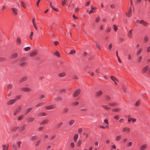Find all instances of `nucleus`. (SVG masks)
Wrapping results in <instances>:
<instances>
[{
  "label": "nucleus",
  "mask_w": 150,
  "mask_h": 150,
  "mask_svg": "<svg viewBox=\"0 0 150 150\" xmlns=\"http://www.w3.org/2000/svg\"><path fill=\"white\" fill-rule=\"evenodd\" d=\"M102 124L103 125L99 126L100 128L103 129H106L109 128V123L108 120L106 119L104 120Z\"/></svg>",
  "instance_id": "f257e3e1"
},
{
  "label": "nucleus",
  "mask_w": 150,
  "mask_h": 150,
  "mask_svg": "<svg viewBox=\"0 0 150 150\" xmlns=\"http://www.w3.org/2000/svg\"><path fill=\"white\" fill-rule=\"evenodd\" d=\"M136 23L141 24L143 25L146 26H147L149 24V23L147 22L142 20H140L139 19H137L136 21Z\"/></svg>",
  "instance_id": "f03ea898"
},
{
  "label": "nucleus",
  "mask_w": 150,
  "mask_h": 150,
  "mask_svg": "<svg viewBox=\"0 0 150 150\" xmlns=\"http://www.w3.org/2000/svg\"><path fill=\"white\" fill-rule=\"evenodd\" d=\"M81 91V89L78 88L75 91L73 94V96L74 97L78 96L80 94Z\"/></svg>",
  "instance_id": "7ed1b4c3"
},
{
  "label": "nucleus",
  "mask_w": 150,
  "mask_h": 150,
  "mask_svg": "<svg viewBox=\"0 0 150 150\" xmlns=\"http://www.w3.org/2000/svg\"><path fill=\"white\" fill-rule=\"evenodd\" d=\"M67 75V73L65 71H62L59 72L58 74V76L59 77L62 78L66 76Z\"/></svg>",
  "instance_id": "20e7f679"
},
{
  "label": "nucleus",
  "mask_w": 150,
  "mask_h": 150,
  "mask_svg": "<svg viewBox=\"0 0 150 150\" xmlns=\"http://www.w3.org/2000/svg\"><path fill=\"white\" fill-rule=\"evenodd\" d=\"M16 99H13L9 100L7 102V104L8 105H12L14 104L16 102Z\"/></svg>",
  "instance_id": "39448f33"
},
{
  "label": "nucleus",
  "mask_w": 150,
  "mask_h": 150,
  "mask_svg": "<svg viewBox=\"0 0 150 150\" xmlns=\"http://www.w3.org/2000/svg\"><path fill=\"white\" fill-rule=\"evenodd\" d=\"M22 91L24 92H29L31 91V88L27 87H23L21 88Z\"/></svg>",
  "instance_id": "423d86ee"
},
{
  "label": "nucleus",
  "mask_w": 150,
  "mask_h": 150,
  "mask_svg": "<svg viewBox=\"0 0 150 150\" xmlns=\"http://www.w3.org/2000/svg\"><path fill=\"white\" fill-rule=\"evenodd\" d=\"M13 14L14 15L16 16L17 15L18 13V9L15 8H11Z\"/></svg>",
  "instance_id": "0eeeda50"
},
{
  "label": "nucleus",
  "mask_w": 150,
  "mask_h": 150,
  "mask_svg": "<svg viewBox=\"0 0 150 150\" xmlns=\"http://www.w3.org/2000/svg\"><path fill=\"white\" fill-rule=\"evenodd\" d=\"M21 106H19L14 111V114L15 115H17L18 113L19 112L21 111Z\"/></svg>",
  "instance_id": "6e6552de"
},
{
  "label": "nucleus",
  "mask_w": 150,
  "mask_h": 150,
  "mask_svg": "<svg viewBox=\"0 0 150 150\" xmlns=\"http://www.w3.org/2000/svg\"><path fill=\"white\" fill-rule=\"evenodd\" d=\"M38 52V51L37 50H34L32 51L30 54V55L32 57L36 56Z\"/></svg>",
  "instance_id": "1a4fd4ad"
},
{
  "label": "nucleus",
  "mask_w": 150,
  "mask_h": 150,
  "mask_svg": "<svg viewBox=\"0 0 150 150\" xmlns=\"http://www.w3.org/2000/svg\"><path fill=\"white\" fill-rule=\"evenodd\" d=\"M35 118L33 117H28L27 119V122H31L33 121Z\"/></svg>",
  "instance_id": "9d476101"
},
{
  "label": "nucleus",
  "mask_w": 150,
  "mask_h": 150,
  "mask_svg": "<svg viewBox=\"0 0 150 150\" xmlns=\"http://www.w3.org/2000/svg\"><path fill=\"white\" fill-rule=\"evenodd\" d=\"M132 9L130 7L128 10V12L126 13V15L127 16L129 17L132 15Z\"/></svg>",
  "instance_id": "9b49d317"
},
{
  "label": "nucleus",
  "mask_w": 150,
  "mask_h": 150,
  "mask_svg": "<svg viewBox=\"0 0 150 150\" xmlns=\"http://www.w3.org/2000/svg\"><path fill=\"white\" fill-rule=\"evenodd\" d=\"M149 69V66L146 65L142 68V71L144 73H145Z\"/></svg>",
  "instance_id": "f8f14e48"
},
{
  "label": "nucleus",
  "mask_w": 150,
  "mask_h": 150,
  "mask_svg": "<svg viewBox=\"0 0 150 150\" xmlns=\"http://www.w3.org/2000/svg\"><path fill=\"white\" fill-rule=\"evenodd\" d=\"M55 107V106L54 105H52L46 106L45 108L47 110H50L53 109Z\"/></svg>",
  "instance_id": "ddd939ff"
},
{
  "label": "nucleus",
  "mask_w": 150,
  "mask_h": 150,
  "mask_svg": "<svg viewBox=\"0 0 150 150\" xmlns=\"http://www.w3.org/2000/svg\"><path fill=\"white\" fill-rule=\"evenodd\" d=\"M143 51V48H140L137 50L136 55L137 56L139 55Z\"/></svg>",
  "instance_id": "4468645a"
},
{
  "label": "nucleus",
  "mask_w": 150,
  "mask_h": 150,
  "mask_svg": "<svg viewBox=\"0 0 150 150\" xmlns=\"http://www.w3.org/2000/svg\"><path fill=\"white\" fill-rule=\"evenodd\" d=\"M16 42L18 45H20L21 43V38L20 37H17L16 40Z\"/></svg>",
  "instance_id": "2eb2a0df"
},
{
  "label": "nucleus",
  "mask_w": 150,
  "mask_h": 150,
  "mask_svg": "<svg viewBox=\"0 0 150 150\" xmlns=\"http://www.w3.org/2000/svg\"><path fill=\"white\" fill-rule=\"evenodd\" d=\"M79 137V134H75L73 138L74 142H76Z\"/></svg>",
  "instance_id": "dca6fc26"
},
{
  "label": "nucleus",
  "mask_w": 150,
  "mask_h": 150,
  "mask_svg": "<svg viewBox=\"0 0 150 150\" xmlns=\"http://www.w3.org/2000/svg\"><path fill=\"white\" fill-rule=\"evenodd\" d=\"M148 146V145L146 144H144L142 145L140 147V149L144 150L146 149Z\"/></svg>",
  "instance_id": "f3484780"
},
{
  "label": "nucleus",
  "mask_w": 150,
  "mask_h": 150,
  "mask_svg": "<svg viewBox=\"0 0 150 150\" xmlns=\"http://www.w3.org/2000/svg\"><path fill=\"white\" fill-rule=\"evenodd\" d=\"M130 131V128L128 127H125L123 128V131L125 132L129 133Z\"/></svg>",
  "instance_id": "a211bd4d"
},
{
  "label": "nucleus",
  "mask_w": 150,
  "mask_h": 150,
  "mask_svg": "<svg viewBox=\"0 0 150 150\" xmlns=\"http://www.w3.org/2000/svg\"><path fill=\"white\" fill-rule=\"evenodd\" d=\"M102 93L103 92L101 91H97L96 92V95L97 97L99 96L102 95Z\"/></svg>",
  "instance_id": "6ab92c4d"
},
{
  "label": "nucleus",
  "mask_w": 150,
  "mask_h": 150,
  "mask_svg": "<svg viewBox=\"0 0 150 150\" xmlns=\"http://www.w3.org/2000/svg\"><path fill=\"white\" fill-rule=\"evenodd\" d=\"M33 109L32 107H30L26 109L25 112V114L26 115L30 111Z\"/></svg>",
  "instance_id": "aec40b11"
},
{
  "label": "nucleus",
  "mask_w": 150,
  "mask_h": 150,
  "mask_svg": "<svg viewBox=\"0 0 150 150\" xmlns=\"http://www.w3.org/2000/svg\"><path fill=\"white\" fill-rule=\"evenodd\" d=\"M53 55L57 56L58 57H60V53L58 51H56L55 52H54L53 53Z\"/></svg>",
  "instance_id": "412c9836"
},
{
  "label": "nucleus",
  "mask_w": 150,
  "mask_h": 150,
  "mask_svg": "<svg viewBox=\"0 0 150 150\" xmlns=\"http://www.w3.org/2000/svg\"><path fill=\"white\" fill-rule=\"evenodd\" d=\"M113 82H114V84L115 85H117L119 82L118 80L115 77L113 76Z\"/></svg>",
  "instance_id": "4be33fe9"
},
{
  "label": "nucleus",
  "mask_w": 150,
  "mask_h": 150,
  "mask_svg": "<svg viewBox=\"0 0 150 150\" xmlns=\"http://www.w3.org/2000/svg\"><path fill=\"white\" fill-rule=\"evenodd\" d=\"M132 30L133 29H132L129 30L127 34L128 37L130 38H132Z\"/></svg>",
  "instance_id": "5701e85b"
},
{
  "label": "nucleus",
  "mask_w": 150,
  "mask_h": 150,
  "mask_svg": "<svg viewBox=\"0 0 150 150\" xmlns=\"http://www.w3.org/2000/svg\"><path fill=\"white\" fill-rule=\"evenodd\" d=\"M142 56H139L137 58V62L139 63H140L142 62Z\"/></svg>",
  "instance_id": "b1692460"
},
{
  "label": "nucleus",
  "mask_w": 150,
  "mask_h": 150,
  "mask_svg": "<svg viewBox=\"0 0 150 150\" xmlns=\"http://www.w3.org/2000/svg\"><path fill=\"white\" fill-rule=\"evenodd\" d=\"M49 122V120H45L42 121L40 123V125H42L44 124H47Z\"/></svg>",
  "instance_id": "393cba45"
},
{
  "label": "nucleus",
  "mask_w": 150,
  "mask_h": 150,
  "mask_svg": "<svg viewBox=\"0 0 150 150\" xmlns=\"http://www.w3.org/2000/svg\"><path fill=\"white\" fill-rule=\"evenodd\" d=\"M8 145H3L2 146V150H8Z\"/></svg>",
  "instance_id": "a878e982"
},
{
  "label": "nucleus",
  "mask_w": 150,
  "mask_h": 150,
  "mask_svg": "<svg viewBox=\"0 0 150 150\" xmlns=\"http://www.w3.org/2000/svg\"><path fill=\"white\" fill-rule=\"evenodd\" d=\"M27 79V77L26 76L23 77L20 79L19 81L20 82H23L26 80Z\"/></svg>",
  "instance_id": "bb28decb"
},
{
  "label": "nucleus",
  "mask_w": 150,
  "mask_h": 150,
  "mask_svg": "<svg viewBox=\"0 0 150 150\" xmlns=\"http://www.w3.org/2000/svg\"><path fill=\"white\" fill-rule=\"evenodd\" d=\"M121 109L120 108H113V112H118L120 111Z\"/></svg>",
  "instance_id": "cd10ccee"
},
{
  "label": "nucleus",
  "mask_w": 150,
  "mask_h": 150,
  "mask_svg": "<svg viewBox=\"0 0 150 150\" xmlns=\"http://www.w3.org/2000/svg\"><path fill=\"white\" fill-rule=\"evenodd\" d=\"M18 57V54L17 53L13 54L11 56V57L13 59H15Z\"/></svg>",
  "instance_id": "c85d7f7f"
},
{
  "label": "nucleus",
  "mask_w": 150,
  "mask_h": 150,
  "mask_svg": "<svg viewBox=\"0 0 150 150\" xmlns=\"http://www.w3.org/2000/svg\"><path fill=\"white\" fill-rule=\"evenodd\" d=\"M79 104V102L77 101H74L72 103L71 105L73 106H76L78 105Z\"/></svg>",
  "instance_id": "c756f323"
},
{
  "label": "nucleus",
  "mask_w": 150,
  "mask_h": 150,
  "mask_svg": "<svg viewBox=\"0 0 150 150\" xmlns=\"http://www.w3.org/2000/svg\"><path fill=\"white\" fill-rule=\"evenodd\" d=\"M122 136L121 135H120L118 136H117L115 138L116 141H118L120 140L122 138Z\"/></svg>",
  "instance_id": "7c9ffc66"
},
{
  "label": "nucleus",
  "mask_w": 150,
  "mask_h": 150,
  "mask_svg": "<svg viewBox=\"0 0 150 150\" xmlns=\"http://www.w3.org/2000/svg\"><path fill=\"white\" fill-rule=\"evenodd\" d=\"M100 19V16H98L95 19V22L96 23L99 22Z\"/></svg>",
  "instance_id": "2f4dec72"
},
{
  "label": "nucleus",
  "mask_w": 150,
  "mask_h": 150,
  "mask_svg": "<svg viewBox=\"0 0 150 150\" xmlns=\"http://www.w3.org/2000/svg\"><path fill=\"white\" fill-rule=\"evenodd\" d=\"M19 129V127H13L11 128V130L12 131H15L18 130Z\"/></svg>",
  "instance_id": "473e14b6"
},
{
  "label": "nucleus",
  "mask_w": 150,
  "mask_h": 150,
  "mask_svg": "<svg viewBox=\"0 0 150 150\" xmlns=\"http://www.w3.org/2000/svg\"><path fill=\"white\" fill-rule=\"evenodd\" d=\"M26 127V125H23V126H22L20 127V130H21V131L23 130H24L25 129Z\"/></svg>",
  "instance_id": "72a5a7b5"
},
{
  "label": "nucleus",
  "mask_w": 150,
  "mask_h": 150,
  "mask_svg": "<svg viewBox=\"0 0 150 150\" xmlns=\"http://www.w3.org/2000/svg\"><path fill=\"white\" fill-rule=\"evenodd\" d=\"M12 148L13 150H17L18 147L15 144H13L12 145Z\"/></svg>",
  "instance_id": "f704fd0d"
},
{
  "label": "nucleus",
  "mask_w": 150,
  "mask_h": 150,
  "mask_svg": "<svg viewBox=\"0 0 150 150\" xmlns=\"http://www.w3.org/2000/svg\"><path fill=\"white\" fill-rule=\"evenodd\" d=\"M76 52V51L75 50H71L69 54H74Z\"/></svg>",
  "instance_id": "c9c22d12"
},
{
  "label": "nucleus",
  "mask_w": 150,
  "mask_h": 150,
  "mask_svg": "<svg viewBox=\"0 0 150 150\" xmlns=\"http://www.w3.org/2000/svg\"><path fill=\"white\" fill-rule=\"evenodd\" d=\"M37 138V136L36 135H34L31 137L30 140L33 141L36 140Z\"/></svg>",
  "instance_id": "e433bc0d"
},
{
  "label": "nucleus",
  "mask_w": 150,
  "mask_h": 150,
  "mask_svg": "<svg viewBox=\"0 0 150 150\" xmlns=\"http://www.w3.org/2000/svg\"><path fill=\"white\" fill-rule=\"evenodd\" d=\"M102 106L105 109L107 110H109L110 109V108L107 105H103Z\"/></svg>",
  "instance_id": "4c0bfd02"
},
{
  "label": "nucleus",
  "mask_w": 150,
  "mask_h": 150,
  "mask_svg": "<svg viewBox=\"0 0 150 150\" xmlns=\"http://www.w3.org/2000/svg\"><path fill=\"white\" fill-rule=\"evenodd\" d=\"M27 62H24L20 64V65L21 67H24L27 65Z\"/></svg>",
  "instance_id": "58836bf2"
},
{
  "label": "nucleus",
  "mask_w": 150,
  "mask_h": 150,
  "mask_svg": "<svg viewBox=\"0 0 150 150\" xmlns=\"http://www.w3.org/2000/svg\"><path fill=\"white\" fill-rule=\"evenodd\" d=\"M44 104V102H41V103H38V104L37 105H36V107H40L43 105Z\"/></svg>",
  "instance_id": "ea45409f"
},
{
  "label": "nucleus",
  "mask_w": 150,
  "mask_h": 150,
  "mask_svg": "<svg viewBox=\"0 0 150 150\" xmlns=\"http://www.w3.org/2000/svg\"><path fill=\"white\" fill-rule=\"evenodd\" d=\"M113 29L115 30V32H116L118 29V28L117 26L116 25H113Z\"/></svg>",
  "instance_id": "a19ab883"
},
{
  "label": "nucleus",
  "mask_w": 150,
  "mask_h": 150,
  "mask_svg": "<svg viewBox=\"0 0 150 150\" xmlns=\"http://www.w3.org/2000/svg\"><path fill=\"white\" fill-rule=\"evenodd\" d=\"M21 95H18V96H16V98H15L14 99H16V101L17 100L20 99L21 98Z\"/></svg>",
  "instance_id": "79ce46f5"
},
{
  "label": "nucleus",
  "mask_w": 150,
  "mask_h": 150,
  "mask_svg": "<svg viewBox=\"0 0 150 150\" xmlns=\"http://www.w3.org/2000/svg\"><path fill=\"white\" fill-rule=\"evenodd\" d=\"M141 103V100H138L135 103V105L136 106H138Z\"/></svg>",
  "instance_id": "37998d69"
},
{
  "label": "nucleus",
  "mask_w": 150,
  "mask_h": 150,
  "mask_svg": "<svg viewBox=\"0 0 150 150\" xmlns=\"http://www.w3.org/2000/svg\"><path fill=\"white\" fill-rule=\"evenodd\" d=\"M22 142H21L19 141L17 142L16 143V145L17 146V147L19 148L20 147V145L21 144Z\"/></svg>",
  "instance_id": "c03bdc74"
},
{
  "label": "nucleus",
  "mask_w": 150,
  "mask_h": 150,
  "mask_svg": "<svg viewBox=\"0 0 150 150\" xmlns=\"http://www.w3.org/2000/svg\"><path fill=\"white\" fill-rule=\"evenodd\" d=\"M74 122V120H71L69 122V125L71 126L73 125Z\"/></svg>",
  "instance_id": "a18cd8bd"
},
{
  "label": "nucleus",
  "mask_w": 150,
  "mask_h": 150,
  "mask_svg": "<svg viewBox=\"0 0 150 150\" xmlns=\"http://www.w3.org/2000/svg\"><path fill=\"white\" fill-rule=\"evenodd\" d=\"M13 87V85L11 84H9L7 86L8 90L11 89Z\"/></svg>",
  "instance_id": "49530a36"
},
{
  "label": "nucleus",
  "mask_w": 150,
  "mask_h": 150,
  "mask_svg": "<svg viewBox=\"0 0 150 150\" xmlns=\"http://www.w3.org/2000/svg\"><path fill=\"white\" fill-rule=\"evenodd\" d=\"M63 123L62 122H60L58 123L57 125H56V127L57 128L59 127L60 126H61L62 124Z\"/></svg>",
  "instance_id": "de8ad7c7"
},
{
  "label": "nucleus",
  "mask_w": 150,
  "mask_h": 150,
  "mask_svg": "<svg viewBox=\"0 0 150 150\" xmlns=\"http://www.w3.org/2000/svg\"><path fill=\"white\" fill-rule=\"evenodd\" d=\"M96 46L97 49H98V50H101V47L98 44V43L96 42Z\"/></svg>",
  "instance_id": "09e8293b"
},
{
  "label": "nucleus",
  "mask_w": 150,
  "mask_h": 150,
  "mask_svg": "<svg viewBox=\"0 0 150 150\" xmlns=\"http://www.w3.org/2000/svg\"><path fill=\"white\" fill-rule=\"evenodd\" d=\"M47 115V114L45 112H41L39 114V115L41 116H45L46 115Z\"/></svg>",
  "instance_id": "8fccbe9b"
},
{
  "label": "nucleus",
  "mask_w": 150,
  "mask_h": 150,
  "mask_svg": "<svg viewBox=\"0 0 150 150\" xmlns=\"http://www.w3.org/2000/svg\"><path fill=\"white\" fill-rule=\"evenodd\" d=\"M144 40L145 42H147L149 40L148 37L147 35L145 36L144 38Z\"/></svg>",
  "instance_id": "3c124183"
},
{
  "label": "nucleus",
  "mask_w": 150,
  "mask_h": 150,
  "mask_svg": "<svg viewBox=\"0 0 150 150\" xmlns=\"http://www.w3.org/2000/svg\"><path fill=\"white\" fill-rule=\"evenodd\" d=\"M68 1V0H64V1H62V5L63 6L64 5L67 3Z\"/></svg>",
  "instance_id": "603ef678"
},
{
  "label": "nucleus",
  "mask_w": 150,
  "mask_h": 150,
  "mask_svg": "<svg viewBox=\"0 0 150 150\" xmlns=\"http://www.w3.org/2000/svg\"><path fill=\"white\" fill-rule=\"evenodd\" d=\"M33 32H31L30 33V34L29 35V37L31 40H32L33 39Z\"/></svg>",
  "instance_id": "864d4df0"
},
{
  "label": "nucleus",
  "mask_w": 150,
  "mask_h": 150,
  "mask_svg": "<svg viewBox=\"0 0 150 150\" xmlns=\"http://www.w3.org/2000/svg\"><path fill=\"white\" fill-rule=\"evenodd\" d=\"M31 49L30 47H25L24 48V50L25 51H27L30 50Z\"/></svg>",
  "instance_id": "5fc2aeb1"
},
{
  "label": "nucleus",
  "mask_w": 150,
  "mask_h": 150,
  "mask_svg": "<svg viewBox=\"0 0 150 150\" xmlns=\"http://www.w3.org/2000/svg\"><path fill=\"white\" fill-rule=\"evenodd\" d=\"M69 110V109L67 108H65L63 110V112L64 113H66Z\"/></svg>",
  "instance_id": "6e6d98bb"
},
{
  "label": "nucleus",
  "mask_w": 150,
  "mask_h": 150,
  "mask_svg": "<svg viewBox=\"0 0 150 150\" xmlns=\"http://www.w3.org/2000/svg\"><path fill=\"white\" fill-rule=\"evenodd\" d=\"M112 43H110L109 45L108 49L109 50L111 51V49H112Z\"/></svg>",
  "instance_id": "4d7b16f0"
},
{
  "label": "nucleus",
  "mask_w": 150,
  "mask_h": 150,
  "mask_svg": "<svg viewBox=\"0 0 150 150\" xmlns=\"http://www.w3.org/2000/svg\"><path fill=\"white\" fill-rule=\"evenodd\" d=\"M24 116L23 115H21L20 116H19L18 117V120H22Z\"/></svg>",
  "instance_id": "13d9d810"
},
{
  "label": "nucleus",
  "mask_w": 150,
  "mask_h": 150,
  "mask_svg": "<svg viewBox=\"0 0 150 150\" xmlns=\"http://www.w3.org/2000/svg\"><path fill=\"white\" fill-rule=\"evenodd\" d=\"M105 99L107 100H109L110 99V97L107 95L105 96Z\"/></svg>",
  "instance_id": "bf43d9fd"
},
{
  "label": "nucleus",
  "mask_w": 150,
  "mask_h": 150,
  "mask_svg": "<svg viewBox=\"0 0 150 150\" xmlns=\"http://www.w3.org/2000/svg\"><path fill=\"white\" fill-rule=\"evenodd\" d=\"M82 142L81 140H79L77 144L78 146H80L82 143Z\"/></svg>",
  "instance_id": "052dcab7"
},
{
  "label": "nucleus",
  "mask_w": 150,
  "mask_h": 150,
  "mask_svg": "<svg viewBox=\"0 0 150 150\" xmlns=\"http://www.w3.org/2000/svg\"><path fill=\"white\" fill-rule=\"evenodd\" d=\"M33 26L35 28V29L36 30H37L38 29V28H37V25L36 24V23H34V24H33Z\"/></svg>",
  "instance_id": "680f3d73"
},
{
  "label": "nucleus",
  "mask_w": 150,
  "mask_h": 150,
  "mask_svg": "<svg viewBox=\"0 0 150 150\" xmlns=\"http://www.w3.org/2000/svg\"><path fill=\"white\" fill-rule=\"evenodd\" d=\"M21 5L23 6L24 8H25L26 6L24 2L22 1L21 2Z\"/></svg>",
  "instance_id": "e2e57ef3"
},
{
  "label": "nucleus",
  "mask_w": 150,
  "mask_h": 150,
  "mask_svg": "<svg viewBox=\"0 0 150 150\" xmlns=\"http://www.w3.org/2000/svg\"><path fill=\"white\" fill-rule=\"evenodd\" d=\"M119 104L117 102H114L113 103V106H117L119 105Z\"/></svg>",
  "instance_id": "0e129e2a"
},
{
  "label": "nucleus",
  "mask_w": 150,
  "mask_h": 150,
  "mask_svg": "<svg viewBox=\"0 0 150 150\" xmlns=\"http://www.w3.org/2000/svg\"><path fill=\"white\" fill-rule=\"evenodd\" d=\"M26 57H23L21 58L20 59V61H25L26 59Z\"/></svg>",
  "instance_id": "69168bd1"
},
{
  "label": "nucleus",
  "mask_w": 150,
  "mask_h": 150,
  "mask_svg": "<svg viewBox=\"0 0 150 150\" xmlns=\"http://www.w3.org/2000/svg\"><path fill=\"white\" fill-rule=\"evenodd\" d=\"M70 146L72 148H74L75 146V144L74 142H71L70 144Z\"/></svg>",
  "instance_id": "338daca9"
},
{
  "label": "nucleus",
  "mask_w": 150,
  "mask_h": 150,
  "mask_svg": "<svg viewBox=\"0 0 150 150\" xmlns=\"http://www.w3.org/2000/svg\"><path fill=\"white\" fill-rule=\"evenodd\" d=\"M146 51L148 53L150 52V46H148L146 48Z\"/></svg>",
  "instance_id": "774afa93"
}]
</instances>
